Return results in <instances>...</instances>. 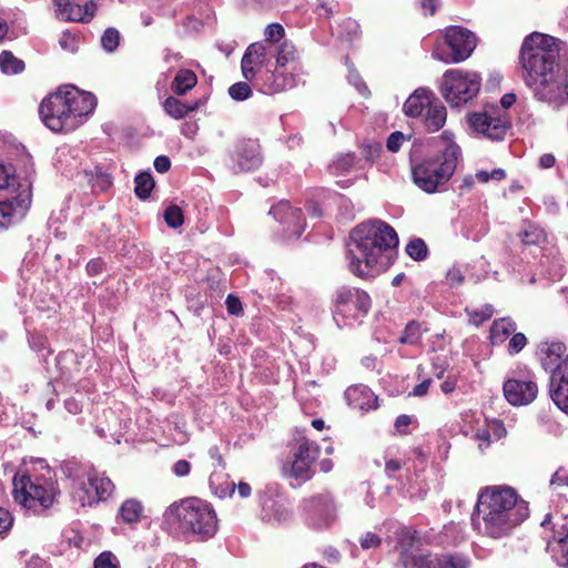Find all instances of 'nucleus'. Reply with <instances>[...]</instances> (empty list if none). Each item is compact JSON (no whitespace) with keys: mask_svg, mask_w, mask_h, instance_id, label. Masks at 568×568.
I'll list each match as a JSON object with an SVG mask.
<instances>
[{"mask_svg":"<svg viewBox=\"0 0 568 568\" xmlns=\"http://www.w3.org/2000/svg\"><path fill=\"white\" fill-rule=\"evenodd\" d=\"M348 405L355 409L367 412L377 407V397L365 385L351 386L345 392Z\"/></svg>","mask_w":568,"mask_h":568,"instance_id":"4be33fe9","label":"nucleus"},{"mask_svg":"<svg viewBox=\"0 0 568 568\" xmlns=\"http://www.w3.org/2000/svg\"><path fill=\"white\" fill-rule=\"evenodd\" d=\"M266 55L267 48L261 42L247 47L241 61L242 73L247 81L254 80L255 72L265 63Z\"/></svg>","mask_w":568,"mask_h":568,"instance_id":"6ab92c4d","label":"nucleus"},{"mask_svg":"<svg viewBox=\"0 0 568 568\" xmlns=\"http://www.w3.org/2000/svg\"><path fill=\"white\" fill-rule=\"evenodd\" d=\"M515 102L516 95L514 93H506L500 99V104L504 110L509 109ZM469 123L474 130L491 140H501L509 128L506 111H501L495 106L486 109L480 113H474L469 118Z\"/></svg>","mask_w":568,"mask_h":568,"instance_id":"9d476101","label":"nucleus"},{"mask_svg":"<svg viewBox=\"0 0 568 568\" xmlns=\"http://www.w3.org/2000/svg\"><path fill=\"white\" fill-rule=\"evenodd\" d=\"M474 438L478 442V447L480 450L487 448L493 440L490 424L486 425L483 428H479L475 433Z\"/></svg>","mask_w":568,"mask_h":568,"instance_id":"a18cd8bd","label":"nucleus"},{"mask_svg":"<svg viewBox=\"0 0 568 568\" xmlns=\"http://www.w3.org/2000/svg\"><path fill=\"white\" fill-rule=\"evenodd\" d=\"M252 93L251 87L246 82H237L230 87L229 94L233 100L243 101Z\"/></svg>","mask_w":568,"mask_h":568,"instance_id":"ea45409f","label":"nucleus"},{"mask_svg":"<svg viewBox=\"0 0 568 568\" xmlns=\"http://www.w3.org/2000/svg\"><path fill=\"white\" fill-rule=\"evenodd\" d=\"M443 148L433 156H427L412 168L414 183L426 193L442 190L456 171L460 159V149L445 131L442 135Z\"/></svg>","mask_w":568,"mask_h":568,"instance_id":"39448f33","label":"nucleus"},{"mask_svg":"<svg viewBox=\"0 0 568 568\" xmlns=\"http://www.w3.org/2000/svg\"><path fill=\"white\" fill-rule=\"evenodd\" d=\"M95 9L97 6L93 1L85 2L82 6L83 20H81L80 22L89 21L94 16Z\"/></svg>","mask_w":568,"mask_h":568,"instance_id":"680f3d73","label":"nucleus"},{"mask_svg":"<svg viewBox=\"0 0 568 568\" xmlns=\"http://www.w3.org/2000/svg\"><path fill=\"white\" fill-rule=\"evenodd\" d=\"M447 280L450 284L458 285L463 283L464 275L459 268L453 267L447 272Z\"/></svg>","mask_w":568,"mask_h":568,"instance_id":"bf43d9fd","label":"nucleus"},{"mask_svg":"<svg viewBox=\"0 0 568 568\" xmlns=\"http://www.w3.org/2000/svg\"><path fill=\"white\" fill-rule=\"evenodd\" d=\"M294 59V48L292 44L284 42L278 50L276 63L280 67L285 65L290 60Z\"/></svg>","mask_w":568,"mask_h":568,"instance_id":"de8ad7c7","label":"nucleus"},{"mask_svg":"<svg viewBox=\"0 0 568 568\" xmlns=\"http://www.w3.org/2000/svg\"><path fill=\"white\" fill-rule=\"evenodd\" d=\"M548 549L559 566L568 565V515L556 525L554 540L548 542Z\"/></svg>","mask_w":568,"mask_h":568,"instance_id":"aec40b11","label":"nucleus"},{"mask_svg":"<svg viewBox=\"0 0 568 568\" xmlns=\"http://www.w3.org/2000/svg\"><path fill=\"white\" fill-rule=\"evenodd\" d=\"M89 486L94 489L95 498L88 495L85 486L79 491V501L81 506H92L94 503L106 500L114 491V484L104 474L92 470L88 475Z\"/></svg>","mask_w":568,"mask_h":568,"instance_id":"f3484780","label":"nucleus"},{"mask_svg":"<svg viewBox=\"0 0 568 568\" xmlns=\"http://www.w3.org/2000/svg\"><path fill=\"white\" fill-rule=\"evenodd\" d=\"M64 406L71 414H78L81 410L80 404L73 398L67 399Z\"/></svg>","mask_w":568,"mask_h":568,"instance_id":"338daca9","label":"nucleus"},{"mask_svg":"<svg viewBox=\"0 0 568 568\" xmlns=\"http://www.w3.org/2000/svg\"><path fill=\"white\" fill-rule=\"evenodd\" d=\"M493 315V311L490 308H486L485 311L474 312L470 315V320L475 325H480L481 323L488 321Z\"/></svg>","mask_w":568,"mask_h":568,"instance_id":"6e6d98bb","label":"nucleus"},{"mask_svg":"<svg viewBox=\"0 0 568 568\" xmlns=\"http://www.w3.org/2000/svg\"><path fill=\"white\" fill-rule=\"evenodd\" d=\"M0 68L7 74H18L24 70V62L16 58L10 51L0 54Z\"/></svg>","mask_w":568,"mask_h":568,"instance_id":"7c9ffc66","label":"nucleus"},{"mask_svg":"<svg viewBox=\"0 0 568 568\" xmlns=\"http://www.w3.org/2000/svg\"><path fill=\"white\" fill-rule=\"evenodd\" d=\"M397 245V234L387 223L375 220L357 225L346 244L349 272L357 277H366L374 270L386 268Z\"/></svg>","mask_w":568,"mask_h":568,"instance_id":"f03ea898","label":"nucleus"},{"mask_svg":"<svg viewBox=\"0 0 568 568\" xmlns=\"http://www.w3.org/2000/svg\"><path fill=\"white\" fill-rule=\"evenodd\" d=\"M445 39L447 45L452 49V54L449 57H443L436 51L433 52V58L444 61L445 63H459L465 61L476 48L475 34L462 27L447 28Z\"/></svg>","mask_w":568,"mask_h":568,"instance_id":"4468645a","label":"nucleus"},{"mask_svg":"<svg viewBox=\"0 0 568 568\" xmlns=\"http://www.w3.org/2000/svg\"><path fill=\"white\" fill-rule=\"evenodd\" d=\"M399 561L403 568H469V557L458 552L433 555L420 550L405 549Z\"/></svg>","mask_w":568,"mask_h":568,"instance_id":"9b49d317","label":"nucleus"},{"mask_svg":"<svg viewBox=\"0 0 568 568\" xmlns=\"http://www.w3.org/2000/svg\"><path fill=\"white\" fill-rule=\"evenodd\" d=\"M419 337H420L419 326L415 323H410L406 326L403 336L399 338V342L402 344L414 345V344L418 343Z\"/></svg>","mask_w":568,"mask_h":568,"instance_id":"c03bdc74","label":"nucleus"},{"mask_svg":"<svg viewBox=\"0 0 568 568\" xmlns=\"http://www.w3.org/2000/svg\"><path fill=\"white\" fill-rule=\"evenodd\" d=\"M11 525H12L11 514L6 509L0 508V535L8 531L9 528L11 527Z\"/></svg>","mask_w":568,"mask_h":568,"instance_id":"5fc2aeb1","label":"nucleus"},{"mask_svg":"<svg viewBox=\"0 0 568 568\" xmlns=\"http://www.w3.org/2000/svg\"><path fill=\"white\" fill-rule=\"evenodd\" d=\"M371 305V297L365 291L342 286L336 290L333 298V318L339 328L351 326L368 314Z\"/></svg>","mask_w":568,"mask_h":568,"instance_id":"6e6552de","label":"nucleus"},{"mask_svg":"<svg viewBox=\"0 0 568 568\" xmlns=\"http://www.w3.org/2000/svg\"><path fill=\"white\" fill-rule=\"evenodd\" d=\"M519 62L532 97L554 109L568 103V61L560 62L555 38L532 32L524 39Z\"/></svg>","mask_w":568,"mask_h":568,"instance_id":"f257e3e1","label":"nucleus"},{"mask_svg":"<svg viewBox=\"0 0 568 568\" xmlns=\"http://www.w3.org/2000/svg\"><path fill=\"white\" fill-rule=\"evenodd\" d=\"M141 514L142 505L135 499L125 500L119 509V516L124 523L128 524L138 521L141 517Z\"/></svg>","mask_w":568,"mask_h":568,"instance_id":"c756f323","label":"nucleus"},{"mask_svg":"<svg viewBox=\"0 0 568 568\" xmlns=\"http://www.w3.org/2000/svg\"><path fill=\"white\" fill-rule=\"evenodd\" d=\"M404 139L405 138L402 132H393L387 139V149L392 152H397L400 149Z\"/></svg>","mask_w":568,"mask_h":568,"instance_id":"603ef678","label":"nucleus"},{"mask_svg":"<svg viewBox=\"0 0 568 568\" xmlns=\"http://www.w3.org/2000/svg\"><path fill=\"white\" fill-rule=\"evenodd\" d=\"M433 97V92L424 88L415 90L404 103L405 114L412 118L422 116Z\"/></svg>","mask_w":568,"mask_h":568,"instance_id":"b1692460","label":"nucleus"},{"mask_svg":"<svg viewBox=\"0 0 568 568\" xmlns=\"http://www.w3.org/2000/svg\"><path fill=\"white\" fill-rule=\"evenodd\" d=\"M94 568H119V560L111 551H104L94 560Z\"/></svg>","mask_w":568,"mask_h":568,"instance_id":"37998d69","label":"nucleus"},{"mask_svg":"<svg viewBox=\"0 0 568 568\" xmlns=\"http://www.w3.org/2000/svg\"><path fill=\"white\" fill-rule=\"evenodd\" d=\"M354 155L351 153L339 155L331 165L334 173H344L354 165Z\"/></svg>","mask_w":568,"mask_h":568,"instance_id":"79ce46f5","label":"nucleus"},{"mask_svg":"<svg viewBox=\"0 0 568 568\" xmlns=\"http://www.w3.org/2000/svg\"><path fill=\"white\" fill-rule=\"evenodd\" d=\"M163 216L165 223L172 229L180 227L184 223L183 212L181 207L175 204L169 205Z\"/></svg>","mask_w":568,"mask_h":568,"instance_id":"c9c22d12","label":"nucleus"},{"mask_svg":"<svg viewBox=\"0 0 568 568\" xmlns=\"http://www.w3.org/2000/svg\"><path fill=\"white\" fill-rule=\"evenodd\" d=\"M477 519L474 525L484 535L501 538L529 516L527 501L519 498L516 490L506 486L483 489L477 500Z\"/></svg>","mask_w":568,"mask_h":568,"instance_id":"7ed1b4c3","label":"nucleus"},{"mask_svg":"<svg viewBox=\"0 0 568 568\" xmlns=\"http://www.w3.org/2000/svg\"><path fill=\"white\" fill-rule=\"evenodd\" d=\"M135 189L134 192L138 197L145 200L149 197L151 191L154 187V180L148 172L140 173L135 176Z\"/></svg>","mask_w":568,"mask_h":568,"instance_id":"72a5a7b5","label":"nucleus"},{"mask_svg":"<svg viewBox=\"0 0 568 568\" xmlns=\"http://www.w3.org/2000/svg\"><path fill=\"white\" fill-rule=\"evenodd\" d=\"M527 344V338L523 333H516L511 336L508 343V351L510 354L519 353Z\"/></svg>","mask_w":568,"mask_h":568,"instance_id":"09e8293b","label":"nucleus"},{"mask_svg":"<svg viewBox=\"0 0 568 568\" xmlns=\"http://www.w3.org/2000/svg\"><path fill=\"white\" fill-rule=\"evenodd\" d=\"M95 105L97 99L92 93L67 85L43 99L39 113L51 131L71 132L84 122Z\"/></svg>","mask_w":568,"mask_h":568,"instance_id":"20e7f679","label":"nucleus"},{"mask_svg":"<svg viewBox=\"0 0 568 568\" xmlns=\"http://www.w3.org/2000/svg\"><path fill=\"white\" fill-rule=\"evenodd\" d=\"M516 331V324L511 320L500 318L493 323L490 338L493 343H501Z\"/></svg>","mask_w":568,"mask_h":568,"instance_id":"c85d7f7f","label":"nucleus"},{"mask_svg":"<svg viewBox=\"0 0 568 568\" xmlns=\"http://www.w3.org/2000/svg\"><path fill=\"white\" fill-rule=\"evenodd\" d=\"M197 83L196 74L187 69L180 70L172 81L171 89L178 95H184Z\"/></svg>","mask_w":568,"mask_h":568,"instance_id":"a878e982","label":"nucleus"},{"mask_svg":"<svg viewBox=\"0 0 568 568\" xmlns=\"http://www.w3.org/2000/svg\"><path fill=\"white\" fill-rule=\"evenodd\" d=\"M429 385H430L429 378L423 381L422 383L417 384L414 387L412 395H414L416 397L424 396L428 392Z\"/></svg>","mask_w":568,"mask_h":568,"instance_id":"0e129e2a","label":"nucleus"},{"mask_svg":"<svg viewBox=\"0 0 568 568\" xmlns=\"http://www.w3.org/2000/svg\"><path fill=\"white\" fill-rule=\"evenodd\" d=\"M173 473L178 477H184L190 474L191 464L185 459H180L173 465Z\"/></svg>","mask_w":568,"mask_h":568,"instance_id":"864d4df0","label":"nucleus"},{"mask_svg":"<svg viewBox=\"0 0 568 568\" xmlns=\"http://www.w3.org/2000/svg\"><path fill=\"white\" fill-rule=\"evenodd\" d=\"M537 394V384L531 381L508 379L504 384L505 398L514 406L530 404Z\"/></svg>","mask_w":568,"mask_h":568,"instance_id":"a211bd4d","label":"nucleus"},{"mask_svg":"<svg viewBox=\"0 0 568 568\" xmlns=\"http://www.w3.org/2000/svg\"><path fill=\"white\" fill-rule=\"evenodd\" d=\"M358 542L363 550H372L382 545V538L373 531H366L358 538Z\"/></svg>","mask_w":568,"mask_h":568,"instance_id":"58836bf2","label":"nucleus"},{"mask_svg":"<svg viewBox=\"0 0 568 568\" xmlns=\"http://www.w3.org/2000/svg\"><path fill=\"white\" fill-rule=\"evenodd\" d=\"M552 486H568V474L556 471L550 480Z\"/></svg>","mask_w":568,"mask_h":568,"instance_id":"e2e57ef3","label":"nucleus"},{"mask_svg":"<svg viewBox=\"0 0 568 568\" xmlns=\"http://www.w3.org/2000/svg\"><path fill=\"white\" fill-rule=\"evenodd\" d=\"M67 4H55L57 17L64 21H81L83 20L82 4L74 0H64Z\"/></svg>","mask_w":568,"mask_h":568,"instance_id":"cd10ccee","label":"nucleus"},{"mask_svg":"<svg viewBox=\"0 0 568 568\" xmlns=\"http://www.w3.org/2000/svg\"><path fill=\"white\" fill-rule=\"evenodd\" d=\"M438 6H439V0H423L422 1V7H423L425 13H429L430 16H433L435 13Z\"/></svg>","mask_w":568,"mask_h":568,"instance_id":"69168bd1","label":"nucleus"},{"mask_svg":"<svg viewBox=\"0 0 568 568\" xmlns=\"http://www.w3.org/2000/svg\"><path fill=\"white\" fill-rule=\"evenodd\" d=\"M566 351L567 347L561 342L545 343L540 346L541 365L546 372L550 373V376H554V373L561 365Z\"/></svg>","mask_w":568,"mask_h":568,"instance_id":"5701e85b","label":"nucleus"},{"mask_svg":"<svg viewBox=\"0 0 568 568\" xmlns=\"http://www.w3.org/2000/svg\"><path fill=\"white\" fill-rule=\"evenodd\" d=\"M406 252L415 261H422L427 255V246L422 239H415L407 244Z\"/></svg>","mask_w":568,"mask_h":568,"instance_id":"4c0bfd02","label":"nucleus"},{"mask_svg":"<svg viewBox=\"0 0 568 568\" xmlns=\"http://www.w3.org/2000/svg\"><path fill=\"white\" fill-rule=\"evenodd\" d=\"M17 178L11 165L0 163V190L16 185Z\"/></svg>","mask_w":568,"mask_h":568,"instance_id":"a19ab883","label":"nucleus"},{"mask_svg":"<svg viewBox=\"0 0 568 568\" xmlns=\"http://www.w3.org/2000/svg\"><path fill=\"white\" fill-rule=\"evenodd\" d=\"M154 168L159 173H165L171 168V161L165 155H159L154 160Z\"/></svg>","mask_w":568,"mask_h":568,"instance_id":"4d7b16f0","label":"nucleus"},{"mask_svg":"<svg viewBox=\"0 0 568 568\" xmlns=\"http://www.w3.org/2000/svg\"><path fill=\"white\" fill-rule=\"evenodd\" d=\"M164 517L168 523L176 524L182 534L196 536L200 540H207L217 531L214 508L196 497L173 503L166 508Z\"/></svg>","mask_w":568,"mask_h":568,"instance_id":"423d86ee","label":"nucleus"},{"mask_svg":"<svg viewBox=\"0 0 568 568\" xmlns=\"http://www.w3.org/2000/svg\"><path fill=\"white\" fill-rule=\"evenodd\" d=\"M120 43V32L114 28H108L101 37L102 48L111 53L116 50Z\"/></svg>","mask_w":568,"mask_h":568,"instance_id":"e433bc0d","label":"nucleus"},{"mask_svg":"<svg viewBox=\"0 0 568 568\" xmlns=\"http://www.w3.org/2000/svg\"><path fill=\"white\" fill-rule=\"evenodd\" d=\"M424 124L430 132H436L446 123L447 111L443 103L433 97L429 105L424 111Z\"/></svg>","mask_w":568,"mask_h":568,"instance_id":"393cba45","label":"nucleus"},{"mask_svg":"<svg viewBox=\"0 0 568 568\" xmlns=\"http://www.w3.org/2000/svg\"><path fill=\"white\" fill-rule=\"evenodd\" d=\"M402 466L403 464L397 459H387L385 463V473L389 478H392L394 474L402 468Z\"/></svg>","mask_w":568,"mask_h":568,"instance_id":"13d9d810","label":"nucleus"},{"mask_svg":"<svg viewBox=\"0 0 568 568\" xmlns=\"http://www.w3.org/2000/svg\"><path fill=\"white\" fill-rule=\"evenodd\" d=\"M490 428H491V438H494V439H500L506 435V429H505L503 423L499 420H494L493 423H490Z\"/></svg>","mask_w":568,"mask_h":568,"instance_id":"052dcab7","label":"nucleus"},{"mask_svg":"<svg viewBox=\"0 0 568 568\" xmlns=\"http://www.w3.org/2000/svg\"><path fill=\"white\" fill-rule=\"evenodd\" d=\"M280 77L271 71H266L262 78H258V88L265 94H273L284 89V84L280 82Z\"/></svg>","mask_w":568,"mask_h":568,"instance_id":"2f4dec72","label":"nucleus"},{"mask_svg":"<svg viewBox=\"0 0 568 568\" xmlns=\"http://www.w3.org/2000/svg\"><path fill=\"white\" fill-rule=\"evenodd\" d=\"M519 237L523 243L532 245L539 244L546 239L545 231L536 224H527L525 229L519 233Z\"/></svg>","mask_w":568,"mask_h":568,"instance_id":"473e14b6","label":"nucleus"},{"mask_svg":"<svg viewBox=\"0 0 568 568\" xmlns=\"http://www.w3.org/2000/svg\"><path fill=\"white\" fill-rule=\"evenodd\" d=\"M89 176V181L94 190L105 191L111 184V176L106 172L102 171L100 168H94L87 173Z\"/></svg>","mask_w":568,"mask_h":568,"instance_id":"f704fd0d","label":"nucleus"},{"mask_svg":"<svg viewBox=\"0 0 568 568\" xmlns=\"http://www.w3.org/2000/svg\"><path fill=\"white\" fill-rule=\"evenodd\" d=\"M308 525L315 528L328 527L335 520L336 508L328 495L314 496L304 501Z\"/></svg>","mask_w":568,"mask_h":568,"instance_id":"2eb2a0df","label":"nucleus"},{"mask_svg":"<svg viewBox=\"0 0 568 568\" xmlns=\"http://www.w3.org/2000/svg\"><path fill=\"white\" fill-rule=\"evenodd\" d=\"M32 201L31 184L19 183L17 194L0 201V231L20 222L30 209Z\"/></svg>","mask_w":568,"mask_h":568,"instance_id":"ddd939ff","label":"nucleus"},{"mask_svg":"<svg viewBox=\"0 0 568 568\" xmlns=\"http://www.w3.org/2000/svg\"><path fill=\"white\" fill-rule=\"evenodd\" d=\"M276 220L284 226V231L288 237H300L304 231V220L302 211L294 209L287 201H281L270 210Z\"/></svg>","mask_w":568,"mask_h":568,"instance_id":"dca6fc26","label":"nucleus"},{"mask_svg":"<svg viewBox=\"0 0 568 568\" xmlns=\"http://www.w3.org/2000/svg\"><path fill=\"white\" fill-rule=\"evenodd\" d=\"M12 484L14 500L24 508L34 511L48 509L55 500L57 487L53 483L32 480L27 474H16Z\"/></svg>","mask_w":568,"mask_h":568,"instance_id":"0eeeda50","label":"nucleus"},{"mask_svg":"<svg viewBox=\"0 0 568 568\" xmlns=\"http://www.w3.org/2000/svg\"><path fill=\"white\" fill-rule=\"evenodd\" d=\"M264 36L270 42H278L284 36V28L280 23H271L266 27Z\"/></svg>","mask_w":568,"mask_h":568,"instance_id":"49530a36","label":"nucleus"},{"mask_svg":"<svg viewBox=\"0 0 568 568\" xmlns=\"http://www.w3.org/2000/svg\"><path fill=\"white\" fill-rule=\"evenodd\" d=\"M60 47L68 52H75L78 50V40L75 36L71 34L70 32H63L60 40H59Z\"/></svg>","mask_w":568,"mask_h":568,"instance_id":"8fccbe9b","label":"nucleus"},{"mask_svg":"<svg viewBox=\"0 0 568 568\" xmlns=\"http://www.w3.org/2000/svg\"><path fill=\"white\" fill-rule=\"evenodd\" d=\"M234 161L240 171L253 170L262 163L260 146L255 141H241L236 145Z\"/></svg>","mask_w":568,"mask_h":568,"instance_id":"412c9836","label":"nucleus"},{"mask_svg":"<svg viewBox=\"0 0 568 568\" xmlns=\"http://www.w3.org/2000/svg\"><path fill=\"white\" fill-rule=\"evenodd\" d=\"M225 304H226L227 312L231 315L239 316L243 313L242 303H241L240 298H237L236 296H234L232 294L227 295Z\"/></svg>","mask_w":568,"mask_h":568,"instance_id":"3c124183","label":"nucleus"},{"mask_svg":"<svg viewBox=\"0 0 568 568\" xmlns=\"http://www.w3.org/2000/svg\"><path fill=\"white\" fill-rule=\"evenodd\" d=\"M481 79L476 72L450 69L443 74L440 93L454 106L466 103L477 95Z\"/></svg>","mask_w":568,"mask_h":568,"instance_id":"1a4fd4ad","label":"nucleus"},{"mask_svg":"<svg viewBox=\"0 0 568 568\" xmlns=\"http://www.w3.org/2000/svg\"><path fill=\"white\" fill-rule=\"evenodd\" d=\"M539 163L545 169L552 168L555 164V156L551 154H544L542 156H540Z\"/></svg>","mask_w":568,"mask_h":568,"instance_id":"774afa93","label":"nucleus"},{"mask_svg":"<svg viewBox=\"0 0 568 568\" xmlns=\"http://www.w3.org/2000/svg\"><path fill=\"white\" fill-rule=\"evenodd\" d=\"M164 111L171 118L183 119L190 112L196 110L197 103L185 104L174 97H169L163 103Z\"/></svg>","mask_w":568,"mask_h":568,"instance_id":"bb28decb","label":"nucleus"},{"mask_svg":"<svg viewBox=\"0 0 568 568\" xmlns=\"http://www.w3.org/2000/svg\"><path fill=\"white\" fill-rule=\"evenodd\" d=\"M320 455V447L316 443L304 439L300 443L294 453L293 460L283 467V474L297 483L310 480L314 471L312 466Z\"/></svg>","mask_w":568,"mask_h":568,"instance_id":"f8f14e48","label":"nucleus"}]
</instances>
